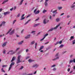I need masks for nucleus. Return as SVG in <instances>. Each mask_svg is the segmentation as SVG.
<instances>
[{
  "label": "nucleus",
  "mask_w": 75,
  "mask_h": 75,
  "mask_svg": "<svg viewBox=\"0 0 75 75\" xmlns=\"http://www.w3.org/2000/svg\"><path fill=\"white\" fill-rule=\"evenodd\" d=\"M64 47V45L62 44L60 45L59 47V48H62Z\"/></svg>",
  "instance_id": "nucleus-26"
},
{
  "label": "nucleus",
  "mask_w": 75,
  "mask_h": 75,
  "mask_svg": "<svg viewBox=\"0 0 75 75\" xmlns=\"http://www.w3.org/2000/svg\"><path fill=\"white\" fill-rule=\"evenodd\" d=\"M43 48H44V46H41L40 48V49L39 50V51H41V50H42Z\"/></svg>",
  "instance_id": "nucleus-17"
},
{
  "label": "nucleus",
  "mask_w": 75,
  "mask_h": 75,
  "mask_svg": "<svg viewBox=\"0 0 75 75\" xmlns=\"http://www.w3.org/2000/svg\"><path fill=\"white\" fill-rule=\"evenodd\" d=\"M45 12H47V10H44L43 11V13H45Z\"/></svg>",
  "instance_id": "nucleus-33"
},
{
  "label": "nucleus",
  "mask_w": 75,
  "mask_h": 75,
  "mask_svg": "<svg viewBox=\"0 0 75 75\" xmlns=\"http://www.w3.org/2000/svg\"><path fill=\"white\" fill-rule=\"evenodd\" d=\"M75 44V40H74L73 41V44Z\"/></svg>",
  "instance_id": "nucleus-44"
},
{
  "label": "nucleus",
  "mask_w": 75,
  "mask_h": 75,
  "mask_svg": "<svg viewBox=\"0 0 75 75\" xmlns=\"http://www.w3.org/2000/svg\"><path fill=\"white\" fill-rule=\"evenodd\" d=\"M49 43V42H47L45 43V45L48 44Z\"/></svg>",
  "instance_id": "nucleus-53"
},
{
  "label": "nucleus",
  "mask_w": 75,
  "mask_h": 75,
  "mask_svg": "<svg viewBox=\"0 0 75 75\" xmlns=\"http://www.w3.org/2000/svg\"><path fill=\"white\" fill-rule=\"evenodd\" d=\"M38 67V65L36 64L34 65H33V67L34 68H37V67Z\"/></svg>",
  "instance_id": "nucleus-12"
},
{
  "label": "nucleus",
  "mask_w": 75,
  "mask_h": 75,
  "mask_svg": "<svg viewBox=\"0 0 75 75\" xmlns=\"http://www.w3.org/2000/svg\"><path fill=\"white\" fill-rule=\"evenodd\" d=\"M69 71H70V69H67V71H68V72H69Z\"/></svg>",
  "instance_id": "nucleus-56"
},
{
  "label": "nucleus",
  "mask_w": 75,
  "mask_h": 75,
  "mask_svg": "<svg viewBox=\"0 0 75 75\" xmlns=\"http://www.w3.org/2000/svg\"><path fill=\"white\" fill-rule=\"evenodd\" d=\"M17 8V7L16 6H14V10H16Z\"/></svg>",
  "instance_id": "nucleus-49"
},
{
  "label": "nucleus",
  "mask_w": 75,
  "mask_h": 75,
  "mask_svg": "<svg viewBox=\"0 0 75 75\" xmlns=\"http://www.w3.org/2000/svg\"><path fill=\"white\" fill-rule=\"evenodd\" d=\"M31 21V20L30 19L29 20H28L27 22L25 23V25H26V24H28V22L29 21Z\"/></svg>",
  "instance_id": "nucleus-23"
},
{
  "label": "nucleus",
  "mask_w": 75,
  "mask_h": 75,
  "mask_svg": "<svg viewBox=\"0 0 75 75\" xmlns=\"http://www.w3.org/2000/svg\"><path fill=\"white\" fill-rule=\"evenodd\" d=\"M16 59V57L14 56L12 58V59L11 60V62H13V61Z\"/></svg>",
  "instance_id": "nucleus-16"
},
{
  "label": "nucleus",
  "mask_w": 75,
  "mask_h": 75,
  "mask_svg": "<svg viewBox=\"0 0 75 75\" xmlns=\"http://www.w3.org/2000/svg\"><path fill=\"white\" fill-rule=\"evenodd\" d=\"M17 16H18V17H20V13H19L18 15Z\"/></svg>",
  "instance_id": "nucleus-50"
},
{
  "label": "nucleus",
  "mask_w": 75,
  "mask_h": 75,
  "mask_svg": "<svg viewBox=\"0 0 75 75\" xmlns=\"http://www.w3.org/2000/svg\"><path fill=\"white\" fill-rule=\"evenodd\" d=\"M40 23H38L37 24H35L34 25V27H36L37 26H38V25H39Z\"/></svg>",
  "instance_id": "nucleus-25"
},
{
  "label": "nucleus",
  "mask_w": 75,
  "mask_h": 75,
  "mask_svg": "<svg viewBox=\"0 0 75 75\" xmlns=\"http://www.w3.org/2000/svg\"><path fill=\"white\" fill-rule=\"evenodd\" d=\"M20 58H21V55L18 56V59H17V62H16V64H19V63L21 62V61H20Z\"/></svg>",
  "instance_id": "nucleus-3"
},
{
  "label": "nucleus",
  "mask_w": 75,
  "mask_h": 75,
  "mask_svg": "<svg viewBox=\"0 0 75 75\" xmlns=\"http://www.w3.org/2000/svg\"><path fill=\"white\" fill-rule=\"evenodd\" d=\"M56 21L57 22H58V21H59L60 19H59V18H57L56 19Z\"/></svg>",
  "instance_id": "nucleus-29"
},
{
  "label": "nucleus",
  "mask_w": 75,
  "mask_h": 75,
  "mask_svg": "<svg viewBox=\"0 0 75 75\" xmlns=\"http://www.w3.org/2000/svg\"><path fill=\"white\" fill-rule=\"evenodd\" d=\"M7 1H8V0L4 1L3 3H2V4H5V3H6V2H7Z\"/></svg>",
  "instance_id": "nucleus-20"
},
{
  "label": "nucleus",
  "mask_w": 75,
  "mask_h": 75,
  "mask_svg": "<svg viewBox=\"0 0 75 75\" xmlns=\"http://www.w3.org/2000/svg\"><path fill=\"white\" fill-rule=\"evenodd\" d=\"M74 39V36H71L70 38V39L69 40L71 41V40H72Z\"/></svg>",
  "instance_id": "nucleus-13"
},
{
  "label": "nucleus",
  "mask_w": 75,
  "mask_h": 75,
  "mask_svg": "<svg viewBox=\"0 0 75 75\" xmlns=\"http://www.w3.org/2000/svg\"><path fill=\"white\" fill-rule=\"evenodd\" d=\"M57 10H55V11H53L52 13H56V12H57Z\"/></svg>",
  "instance_id": "nucleus-38"
},
{
  "label": "nucleus",
  "mask_w": 75,
  "mask_h": 75,
  "mask_svg": "<svg viewBox=\"0 0 75 75\" xmlns=\"http://www.w3.org/2000/svg\"><path fill=\"white\" fill-rule=\"evenodd\" d=\"M49 0H46L45 1V6H47L48 5V4L47 3V2Z\"/></svg>",
  "instance_id": "nucleus-9"
},
{
  "label": "nucleus",
  "mask_w": 75,
  "mask_h": 75,
  "mask_svg": "<svg viewBox=\"0 0 75 75\" xmlns=\"http://www.w3.org/2000/svg\"><path fill=\"white\" fill-rule=\"evenodd\" d=\"M75 7V5H72L71 6V8H74Z\"/></svg>",
  "instance_id": "nucleus-46"
},
{
  "label": "nucleus",
  "mask_w": 75,
  "mask_h": 75,
  "mask_svg": "<svg viewBox=\"0 0 75 75\" xmlns=\"http://www.w3.org/2000/svg\"><path fill=\"white\" fill-rule=\"evenodd\" d=\"M57 42L58 44H62V40H61L60 41H58Z\"/></svg>",
  "instance_id": "nucleus-19"
},
{
  "label": "nucleus",
  "mask_w": 75,
  "mask_h": 75,
  "mask_svg": "<svg viewBox=\"0 0 75 75\" xmlns=\"http://www.w3.org/2000/svg\"><path fill=\"white\" fill-rule=\"evenodd\" d=\"M15 53H16V51L11 52V55H13V54H15Z\"/></svg>",
  "instance_id": "nucleus-31"
},
{
  "label": "nucleus",
  "mask_w": 75,
  "mask_h": 75,
  "mask_svg": "<svg viewBox=\"0 0 75 75\" xmlns=\"http://www.w3.org/2000/svg\"><path fill=\"white\" fill-rule=\"evenodd\" d=\"M74 57V54H72L70 55V58H72Z\"/></svg>",
  "instance_id": "nucleus-36"
},
{
  "label": "nucleus",
  "mask_w": 75,
  "mask_h": 75,
  "mask_svg": "<svg viewBox=\"0 0 75 75\" xmlns=\"http://www.w3.org/2000/svg\"><path fill=\"white\" fill-rule=\"evenodd\" d=\"M24 16V14H23L22 16H21V17L22 18Z\"/></svg>",
  "instance_id": "nucleus-62"
},
{
  "label": "nucleus",
  "mask_w": 75,
  "mask_h": 75,
  "mask_svg": "<svg viewBox=\"0 0 75 75\" xmlns=\"http://www.w3.org/2000/svg\"><path fill=\"white\" fill-rule=\"evenodd\" d=\"M56 66V65L55 64H54V65H52V66H51V67L52 68V67H55Z\"/></svg>",
  "instance_id": "nucleus-40"
},
{
  "label": "nucleus",
  "mask_w": 75,
  "mask_h": 75,
  "mask_svg": "<svg viewBox=\"0 0 75 75\" xmlns=\"http://www.w3.org/2000/svg\"><path fill=\"white\" fill-rule=\"evenodd\" d=\"M72 62H73V60H70L69 61V64H71V63H72Z\"/></svg>",
  "instance_id": "nucleus-27"
},
{
  "label": "nucleus",
  "mask_w": 75,
  "mask_h": 75,
  "mask_svg": "<svg viewBox=\"0 0 75 75\" xmlns=\"http://www.w3.org/2000/svg\"><path fill=\"white\" fill-rule=\"evenodd\" d=\"M20 47H18V48H16V49L15 51V52H17V51H18V50H20Z\"/></svg>",
  "instance_id": "nucleus-24"
},
{
  "label": "nucleus",
  "mask_w": 75,
  "mask_h": 75,
  "mask_svg": "<svg viewBox=\"0 0 75 75\" xmlns=\"http://www.w3.org/2000/svg\"><path fill=\"white\" fill-rule=\"evenodd\" d=\"M53 71H55V70H56V68H54L53 69Z\"/></svg>",
  "instance_id": "nucleus-57"
},
{
  "label": "nucleus",
  "mask_w": 75,
  "mask_h": 75,
  "mask_svg": "<svg viewBox=\"0 0 75 75\" xmlns=\"http://www.w3.org/2000/svg\"><path fill=\"white\" fill-rule=\"evenodd\" d=\"M33 75V73L29 74H27V75Z\"/></svg>",
  "instance_id": "nucleus-52"
},
{
  "label": "nucleus",
  "mask_w": 75,
  "mask_h": 75,
  "mask_svg": "<svg viewBox=\"0 0 75 75\" xmlns=\"http://www.w3.org/2000/svg\"><path fill=\"white\" fill-rule=\"evenodd\" d=\"M37 9H35L34 11V13L35 14H38L40 12L39 10H38L37 11Z\"/></svg>",
  "instance_id": "nucleus-6"
},
{
  "label": "nucleus",
  "mask_w": 75,
  "mask_h": 75,
  "mask_svg": "<svg viewBox=\"0 0 75 75\" xmlns=\"http://www.w3.org/2000/svg\"><path fill=\"white\" fill-rule=\"evenodd\" d=\"M58 53H57L56 54V55L55 58L54 59H53V61H55L57 59H59V57H58Z\"/></svg>",
  "instance_id": "nucleus-5"
},
{
  "label": "nucleus",
  "mask_w": 75,
  "mask_h": 75,
  "mask_svg": "<svg viewBox=\"0 0 75 75\" xmlns=\"http://www.w3.org/2000/svg\"><path fill=\"white\" fill-rule=\"evenodd\" d=\"M1 71L2 72H5V71L3 70V68H2L1 69Z\"/></svg>",
  "instance_id": "nucleus-42"
},
{
  "label": "nucleus",
  "mask_w": 75,
  "mask_h": 75,
  "mask_svg": "<svg viewBox=\"0 0 75 75\" xmlns=\"http://www.w3.org/2000/svg\"><path fill=\"white\" fill-rule=\"evenodd\" d=\"M11 30H12V28L10 29L8 32L6 33V34H8V33H9L10 35H12V34H13L14 33V30H13L11 32Z\"/></svg>",
  "instance_id": "nucleus-1"
},
{
  "label": "nucleus",
  "mask_w": 75,
  "mask_h": 75,
  "mask_svg": "<svg viewBox=\"0 0 75 75\" xmlns=\"http://www.w3.org/2000/svg\"><path fill=\"white\" fill-rule=\"evenodd\" d=\"M13 52V50L10 51L9 52H7V54H9V52Z\"/></svg>",
  "instance_id": "nucleus-51"
},
{
  "label": "nucleus",
  "mask_w": 75,
  "mask_h": 75,
  "mask_svg": "<svg viewBox=\"0 0 75 75\" xmlns=\"http://www.w3.org/2000/svg\"><path fill=\"white\" fill-rule=\"evenodd\" d=\"M24 42V41H22L21 42L18 43V44L19 45H21Z\"/></svg>",
  "instance_id": "nucleus-15"
},
{
  "label": "nucleus",
  "mask_w": 75,
  "mask_h": 75,
  "mask_svg": "<svg viewBox=\"0 0 75 75\" xmlns=\"http://www.w3.org/2000/svg\"><path fill=\"white\" fill-rule=\"evenodd\" d=\"M35 43V42L34 41H33L31 42V45H33V44H34Z\"/></svg>",
  "instance_id": "nucleus-30"
},
{
  "label": "nucleus",
  "mask_w": 75,
  "mask_h": 75,
  "mask_svg": "<svg viewBox=\"0 0 75 75\" xmlns=\"http://www.w3.org/2000/svg\"><path fill=\"white\" fill-rule=\"evenodd\" d=\"M43 23L44 24H45L47 23V22L46 21V19H45L43 21Z\"/></svg>",
  "instance_id": "nucleus-21"
},
{
  "label": "nucleus",
  "mask_w": 75,
  "mask_h": 75,
  "mask_svg": "<svg viewBox=\"0 0 75 75\" xmlns=\"http://www.w3.org/2000/svg\"><path fill=\"white\" fill-rule=\"evenodd\" d=\"M61 25V23H59L58 25H56V26L53 28H52L51 29H50L49 30H48V32H49V31H52L53 30H55V29H57V28H58V27H59V25Z\"/></svg>",
  "instance_id": "nucleus-2"
},
{
  "label": "nucleus",
  "mask_w": 75,
  "mask_h": 75,
  "mask_svg": "<svg viewBox=\"0 0 75 75\" xmlns=\"http://www.w3.org/2000/svg\"><path fill=\"white\" fill-rule=\"evenodd\" d=\"M30 15H28L27 16L26 18H28V17H30Z\"/></svg>",
  "instance_id": "nucleus-60"
},
{
  "label": "nucleus",
  "mask_w": 75,
  "mask_h": 75,
  "mask_svg": "<svg viewBox=\"0 0 75 75\" xmlns=\"http://www.w3.org/2000/svg\"><path fill=\"white\" fill-rule=\"evenodd\" d=\"M58 8L59 10H61V9H62V6H59L58 7Z\"/></svg>",
  "instance_id": "nucleus-22"
},
{
  "label": "nucleus",
  "mask_w": 75,
  "mask_h": 75,
  "mask_svg": "<svg viewBox=\"0 0 75 75\" xmlns=\"http://www.w3.org/2000/svg\"><path fill=\"white\" fill-rule=\"evenodd\" d=\"M3 10V9L2 8H0V12H1Z\"/></svg>",
  "instance_id": "nucleus-48"
},
{
  "label": "nucleus",
  "mask_w": 75,
  "mask_h": 75,
  "mask_svg": "<svg viewBox=\"0 0 75 75\" xmlns=\"http://www.w3.org/2000/svg\"><path fill=\"white\" fill-rule=\"evenodd\" d=\"M64 13H62V14H61L60 16H62V15H64Z\"/></svg>",
  "instance_id": "nucleus-61"
},
{
  "label": "nucleus",
  "mask_w": 75,
  "mask_h": 75,
  "mask_svg": "<svg viewBox=\"0 0 75 75\" xmlns=\"http://www.w3.org/2000/svg\"><path fill=\"white\" fill-rule=\"evenodd\" d=\"M7 67V65H3L2 66V67H3V68H4V67Z\"/></svg>",
  "instance_id": "nucleus-32"
},
{
  "label": "nucleus",
  "mask_w": 75,
  "mask_h": 75,
  "mask_svg": "<svg viewBox=\"0 0 75 75\" xmlns=\"http://www.w3.org/2000/svg\"><path fill=\"white\" fill-rule=\"evenodd\" d=\"M14 64L15 63L14 62H12L11 63V64L10 65L8 69V71H10V70L11 69V68L12 67V66H13V65H14Z\"/></svg>",
  "instance_id": "nucleus-4"
},
{
  "label": "nucleus",
  "mask_w": 75,
  "mask_h": 75,
  "mask_svg": "<svg viewBox=\"0 0 75 75\" xmlns=\"http://www.w3.org/2000/svg\"><path fill=\"white\" fill-rule=\"evenodd\" d=\"M35 31H33L31 32V33L33 34H35Z\"/></svg>",
  "instance_id": "nucleus-28"
},
{
  "label": "nucleus",
  "mask_w": 75,
  "mask_h": 75,
  "mask_svg": "<svg viewBox=\"0 0 75 75\" xmlns=\"http://www.w3.org/2000/svg\"><path fill=\"white\" fill-rule=\"evenodd\" d=\"M30 57H29V56H28V57H26V59H28V58H30Z\"/></svg>",
  "instance_id": "nucleus-54"
},
{
  "label": "nucleus",
  "mask_w": 75,
  "mask_h": 75,
  "mask_svg": "<svg viewBox=\"0 0 75 75\" xmlns=\"http://www.w3.org/2000/svg\"><path fill=\"white\" fill-rule=\"evenodd\" d=\"M65 52H67V51H65L63 52V54H64V53H65Z\"/></svg>",
  "instance_id": "nucleus-63"
},
{
  "label": "nucleus",
  "mask_w": 75,
  "mask_h": 75,
  "mask_svg": "<svg viewBox=\"0 0 75 75\" xmlns=\"http://www.w3.org/2000/svg\"><path fill=\"white\" fill-rule=\"evenodd\" d=\"M47 35H48V33H46V34L44 36V37L43 38L41 39L40 40L41 41H43L44 40V38L46 37V36H47Z\"/></svg>",
  "instance_id": "nucleus-7"
},
{
  "label": "nucleus",
  "mask_w": 75,
  "mask_h": 75,
  "mask_svg": "<svg viewBox=\"0 0 75 75\" xmlns=\"http://www.w3.org/2000/svg\"><path fill=\"white\" fill-rule=\"evenodd\" d=\"M23 0H22L20 2V5H21V4H22V3H23Z\"/></svg>",
  "instance_id": "nucleus-34"
},
{
  "label": "nucleus",
  "mask_w": 75,
  "mask_h": 75,
  "mask_svg": "<svg viewBox=\"0 0 75 75\" xmlns=\"http://www.w3.org/2000/svg\"><path fill=\"white\" fill-rule=\"evenodd\" d=\"M51 18H52L51 16H50V20H51Z\"/></svg>",
  "instance_id": "nucleus-64"
},
{
  "label": "nucleus",
  "mask_w": 75,
  "mask_h": 75,
  "mask_svg": "<svg viewBox=\"0 0 75 75\" xmlns=\"http://www.w3.org/2000/svg\"><path fill=\"white\" fill-rule=\"evenodd\" d=\"M73 62H74V63H75V59H74L73 60Z\"/></svg>",
  "instance_id": "nucleus-59"
},
{
  "label": "nucleus",
  "mask_w": 75,
  "mask_h": 75,
  "mask_svg": "<svg viewBox=\"0 0 75 75\" xmlns=\"http://www.w3.org/2000/svg\"><path fill=\"white\" fill-rule=\"evenodd\" d=\"M7 42L4 43L2 45V46L3 47H5V46L7 44Z\"/></svg>",
  "instance_id": "nucleus-11"
},
{
  "label": "nucleus",
  "mask_w": 75,
  "mask_h": 75,
  "mask_svg": "<svg viewBox=\"0 0 75 75\" xmlns=\"http://www.w3.org/2000/svg\"><path fill=\"white\" fill-rule=\"evenodd\" d=\"M13 9H14V8H11L10 9V10L11 11H13Z\"/></svg>",
  "instance_id": "nucleus-45"
},
{
  "label": "nucleus",
  "mask_w": 75,
  "mask_h": 75,
  "mask_svg": "<svg viewBox=\"0 0 75 75\" xmlns=\"http://www.w3.org/2000/svg\"><path fill=\"white\" fill-rule=\"evenodd\" d=\"M10 13V12L7 11V12H4V16H6V15H8V14H9Z\"/></svg>",
  "instance_id": "nucleus-8"
},
{
  "label": "nucleus",
  "mask_w": 75,
  "mask_h": 75,
  "mask_svg": "<svg viewBox=\"0 0 75 75\" xmlns=\"http://www.w3.org/2000/svg\"><path fill=\"white\" fill-rule=\"evenodd\" d=\"M30 35H29L27 37H25V39H28V38H29L30 37Z\"/></svg>",
  "instance_id": "nucleus-14"
},
{
  "label": "nucleus",
  "mask_w": 75,
  "mask_h": 75,
  "mask_svg": "<svg viewBox=\"0 0 75 75\" xmlns=\"http://www.w3.org/2000/svg\"><path fill=\"white\" fill-rule=\"evenodd\" d=\"M16 20H14V21H13V24H14V23H16Z\"/></svg>",
  "instance_id": "nucleus-41"
},
{
  "label": "nucleus",
  "mask_w": 75,
  "mask_h": 75,
  "mask_svg": "<svg viewBox=\"0 0 75 75\" xmlns=\"http://www.w3.org/2000/svg\"><path fill=\"white\" fill-rule=\"evenodd\" d=\"M21 19H20L21 20H24V19H25V17H24L23 18L21 17Z\"/></svg>",
  "instance_id": "nucleus-39"
},
{
  "label": "nucleus",
  "mask_w": 75,
  "mask_h": 75,
  "mask_svg": "<svg viewBox=\"0 0 75 75\" xmlns=\"http://www.w3.org/2000/svg\"><path fill=\"white\" fill-rule=\"evenodd\" d=\"M6 22L5 21H3L0 25V27H1L2 25H4V24H5Z\"/></svg>",
  "instance_id": "nucleus-10"
},
{
  "label": "nucleus",
  "mask_w": 75,
  "mask_h": 75,
  "mask_svg": "<svg viewBox=\"0 0 75 75\" xmlns=\"http://www.w3.org/2000/svg\"><path fill=\"white\" fill-rule=\"evenodd\" d=\"M28 61L30 63L31 62H33V61H34V60H32L31 59H29Z\"/></svg>",
  "instance_id": "nucleus-18"
},
{
  "label": "nucleus",
  "mask_w": 75,
  "mask_h": 75,
  "mask_svg": "<svg viewBox=\"0 0 75 75\" xmlns=\"http://www.w3.org/2000/svg\"><path fill=\"white\" fill-rule=\"evenodd\" d=\"M38 20H39V18H38L37 19H36V20H35V21H38Z\"/></svg>",
  "instance_id": "nucleus-58"
},
{
  "label": "nucleus",
  "mask_w": 75,
  "mask_h": 75,
  "mask_svg": "<svg viewBox=\"0 0 75 75\" xmlns=\"http://www.w3.org/2000/svg\"><path fill=\"white\" fill-rule=\"evenodd\" d=\"M3 54H6V50H4L3 51Z\"/></svg>",
  "instance_id": "nucleus-35"
},
{
  "label": "nucleus",
  "mask_w": 75,
  "mask_h": 75,
  "mask_svg": "<svg viewBox=\"0 0 75 75\" xmlns=\"http://www.w3.org/2000/svg\"><path fill=\"white\" fill-rule=\"evenodd\" d=\"M24 31V30L23 29L21 31V33H23Z\"/></svg>",
  "instance_id": "nucleus-55"
},
{
  "label": "nucleus",
  "mask_w": 75,
  "mask_h": 75,
  "mask_svg": "<svg viewBox=\"0 0 75 75\" xmlns=\"http://www.w3.org/2000/svg\"><path fill=\"white\" fill-rule=\"evenodd\" d=\"M23 68H24V67L23 66H21V68L19 69L20 70L23 69Z\"/></svg>",
  "instance_id": "nucleus-37"
},
{
  "label": "nucleus",
  "mask_w": 75,
  "mask_h": 75,
  "mask_svg": "<svg viewBox=\"0 0 75 75\" xmlns=\"http://www.w3.org/2000/svg\"><path fill=\"white\" fill-rule=\"evenodd\" d=\"M4 34H3L2 35H0V38H1V37H2L3 36H4Z\"/></svg>",
  "instance_id": "nucleus-43"
},
{
  "label": "nucleus",
  "mask_w": 75,
  "mask_h": 75,
  "mask_svg": "<svg viewBox=\"0 0 75 75\" xmlns=\"http://www.w3.org/2000/svg\"><path fill=\"white\" fill-rule=\"evenodd\" d=\"M29 51V50H28V49H26V52H28Z\"/></svg>",
  "instance_id": "nucleus-47"
}]
</instances>
